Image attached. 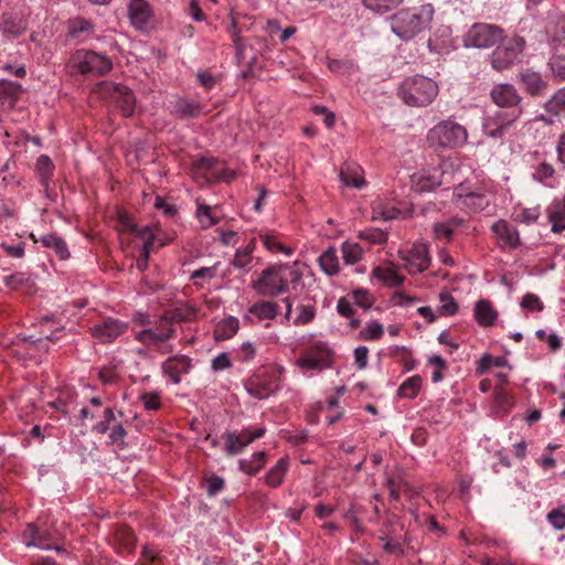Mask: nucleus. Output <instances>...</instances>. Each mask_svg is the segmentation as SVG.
I'll use <instances>...</instances> for the list:
<instances>
[{
	"mask_svg": "<svg viewBox=\"0 0 565 565\" xmlns=\"http://www.w3.org/2000/svg\"><path fill=\"white\" fill-rule=\"evenodd\" d=\"M521 307L529 311L541 312L544 309V305L540 297L535 294H526L521 300Z\"/></svg>",
	"mask_w": 565,
	"mask_h": 565,
	"instance_id": "54",
	"label": "nucleus"
},
{
	"mask_svg": "<svg viewBox=\"0 0 565 565\" xmlns=\"http://www.w3.org/2000/svg\"><path fill=\"white\" fill-rule=\"evenodd\" d=\"M546 113H553L559 119L565 116V87L555 92L544 104Z\"/></svg>",
	"mask_w": 565,
	"mask_h": 565,
	"instance_id": "37",
	"label": "nucleus"
},
{
	"mask_svg": "<svg viewBox=\"0 0 565 565\" xmlns=\"http://www.w3.org/2000/svg\"><path fill=\"white\" fill-rule=\"evenodd\" d=\"M265 427L256 429H243L239 434L228 431L225 434L226 452L228 455H236L244 450L255 439L262 438L265 435Z\"/></svg>",
	"mask_w": 565,
	"mask_h": 565,
	"instance_id": "15",
	"label": "nucleus"
},
{
	"mask_svg": "<svg viewBox=\"0 0 565 565\" xmlns=\"http://www.w3.org/2000/svg\"><path fill=\"white\" fill-rule=\"evenodd\" d=\"M231 366H232V362L230 360L228 354L225 352L216 355L212 360V364H211V367L214 372H221V371L230 369Z\"/></svg>",
	"mask_w": 565,
	"mask_h": 565,
	"instance_id": "62",
	"label": "nucleus"
},
{
	"mask_svg": "<svg viewBox=\"0 0 565 565\" xmlns=\"http://www.w3.org/2000/svg\"><path fill=\"white\" fill-rule=\"evenodd\" d=\"M519 82L523 89L532 97H540L546 94L548 83L543 76L533 70H525L519 74Z\"/></svg>",
	"mask_w": 565,
	"mask_h": 565,
	"instance_id": "19",
	"label": "nucleus"
},
{
	"mask_svg": "<svg viewBox=\"0 0 565 565\" xmlns=\"http://www.w3.org/2000/svg\"><path fill=\"white\" fill-rule=\"evenodd\" d=\"M297 315L292 320L295 326H303L311 322L316 317V308L313 305H299L297 308Z\"/></svg>",
	"mask_w": 565,
	"mask_h": 565,
	"instance_id": "49",
	"label": "nucleus"
},
{
	"mask_svg": "<svg viewBox=\"0 0 565 565\" xmlns=\"http://www.w3.org/2000/svg\"><path fill=\"white\" fill-rule=\"evenodd\" d=\"M556 170L552 163L541 161L533 167L532 179L547 186H554Z\"/></svg>",
	"mask_w": 565,
	"mask_h": 565,
	"instance_id": "32",
	"label": "nucleus"
},
{
	"mask_svg": "<svg viewBox=\"0 0 565 565\" xmlns=\"http://www.w3.org/2000/svg\"><path fill=\"white\" fill-rule=\"evenodd\" d=\"M29 277L23 273H15L4 278L6 286L10 288H18L29 282Z\"/></svg>",
	"mask_w": 565,
	"mask_h": 565,
	"instance_id": "63",
	"label": "nucleus"
},
{
	"mask_svg": "<svg viewBox=\"0 0 565 565\" xmlns=\"http://www.w3.org/2000/svg\"><path fill=\"white\" fill-rule=\"evenodd\" d=\"M384 334V327L377 320H371L360 330L359 338L363 341H376Z\"/></svg>",
	"mask_w": 565,
	"mask_h": 565,
	"instance_id": "42",
	"label": "nucleus"
},
{
	"mask_svg": "<svg viewBox=\"0 0 565 565\" xmlns=\"http://www.w3.org/2000/svg\"><path fill=\"white\" fill-rule=\"evenodd\" d=\"M254 247L255 243L250 242L244 248H238L232 262L233 266L238 269H245L252 262V253Z\"/></svg>",
	"mask_w": 565,
	"mask_h": 565,
	"instance_id": "46",
	"label": "nucleus"
},
{
	"mask_svg": "<svg viewBox=\"0 0 565 565\" xmlns=\"http://www.w3.org/2000/svg\"><path fill=\"white\" fill-rule=\"evenodd\" d=\"M258 237L264 247L271 253H280L286 256H290L292 254V249L285 246L273 233L260 232Z\"/></svg>",
	"mask_w": 565,
	"mask_h": 565,
	"instance_id": "36",
	"label": "nucleus"
},
{
	"mask_svg": "<svg viewBox=\"0 0 565 565\" xmlns=\"http://www.w3.org/2000/svg\"><path fill=\"white\" fill-rule=\"evenodd\" d=\"M172 322H191L200 317V310L191 303H182L167 311Z\"/></svg>",
	"mask_w": 565,
	"mask_h": 565,
	"instance_id": "31",
	"label": "nucleus"
},
{
	"mask_svg": "<svg viewBox=\"0 0 565 565\" xmlns=\"http://www.w3.org/2000/svg\"><path fill=\"white\" fill-rule=\"evenodd\" d=\"M68 67L72 74L104 75L113 67V62L106 55L94 51L77 50L72 54Z\"/></svg>",
	"mask_w": 565,
	"mask_h": 565,
	"instance_id": "6",
	"label": "nucleus"
},
{
	"mask_svg": "<svg viewBox=\"0 0 565 565\" xmlns=\"http://www.w3.org/2000/svg\"><path fill=\"white\" fill-rule=\"evenodd\" d=\"M490 98L499 109L512 110L514 108H523L521 106L522 96L518 89L509 83H499L492 86Z\"/></svg>",
	"mask_w": 565,
	"mask_h": 565,
	"instance_id": "14",
	"label": "nucleus"
},
{
	"mask_svg": "<svg viewBox=\"0 0 565 565\" xmlns=\"http://www.w3.org/2000/svg\"><path fill=\"white\" fill-rule=\"evenodd\" d=\"M296 365L302 371H322L330 367L327 363H322V360H318L307 352H303L296 361Z\"/></svg>",
	"mask_w": 565,
	"mask_h": 565,
	"instance_id": "45",
	"label": "nucleus"
},
{
	"mask_svg": "<svg viewBox=\"0 0 565 565\" xmlns=\"http://www.w3.org/2000/svg\"><path fill=\"white\" fill-rule=\"evenodd\" d=\"M427 142L435 150L456 149L466 145L468 131L454 120H443L427 132Z\"/></svg>",
	"mask_w": 565,
	"mask_h": 565,
	"instance_id": "5",
	"label": "nucleus"
},
{
	"mask_svg": "<svg viewBox=\"0 0 565 565\" xmlns=\"http://www.w3.org/2000/svg\"><path fill=\"white\" fill-rule=\"evenodd\" d=\"M372 275L388 287H398L404 282V277L398 273L397 267L392 264L375 267Z\"/></svg>",
	"mask_w": 565,
	"mask_h": 565,
	"instance_id": "26",
	"label": "nucleus"
},
{
	"mask_svg": "<svg viewBox=\"0 0 565 565\" xmlns=\"http://www.w3.org/2000/svg\"><path fill=\"white\" fill-rule=\"evenodd\" d=\"M24 543L28 547H36L44 551L55 550L61 551L58 546H53L49 543V533L41 531L34 524H28V527L23 534Z\"/></svg>",
	"mask_w": 565,
	"mask_h": 565,
	"instance_id": "23",
	"label": "nucleus"
},
{
	"mask_svg": "<svg viewBox=\"0 0 565 565\" xmlns=\"http://www.w3.org/2000/svg\"><path fill=\"white\" fill-rule=\"evenodd\" d=\"M438 92L439 87L431 78L415 75L401 83L397 95L408 106L425 107L434 102Z\"/></svg>",
	"mask_w": 565,
	"mask_h": 565,
	"instance_id": "4",
	"label": "nucleus"
},
{
	"mask_svg": "<svg viewBox=\"0 0 565 565\" xmlns=\"http://www.w3.org/2000/svg\"><path fill=\"white\" fill-rule=\"evenodd\" d=\"M140 401L147 411H158L161 407L158 392H145L140 395Z\"/></svg>",
	"mask_w": 565,
	"mask_h": 565,
	"instance_id": "55",
	"label": "nucleus"
},
{
	"mask_svg": "<svg viewBox=\"0 0 565 565\" xmlns=\"http://www.w3.org/2000/svg\"><path fill=\"white\" fill-rule=\"evenodd\" d=\"M216 266L217 265L211 267H201L191 273L190 279L193 280L196 286L203 287V284L199 282L198 279L207 281L212 280L216 276Z\"/></svg>",
	"mask_w": 565,
	"mask_h": 565,
	"instance_id": "53",
	"label": "nucleus"
},
{
	"mask_svg": "<svg viewBox=\"0 0 565 565\" xmlns=\"http://www.w3.org/2000/svg\"><path fill=\"white\" fill-rule=\"evenodd\" d=\"M458 168L450 160H444L438 167L423 169L411 177V188L415 192H430L438 186L447 185L459 181L457 178Z\"/></svg>",
	"mask_w": 565,
	"mask_h": 565,
	"instance_id": "3",
	"label": "nucleus"
},
{
	"mask_svg": "<svg viewBox=\"0 0 565 565\" xmlns=\"http://www.w3.org/2000/svg\"><path fill=\"white\" fill-rule=\"evenodd\" d=\"M28 26V21L21 13L4 14L0 32L6 39L13 40L24 34Z\"/></svg>",
	"mask_w": 565,
	"mask_h": 565,
	"instance_id": "21",
	"label": "nucleus"
},
{
	"mask_svg": "<svg viewBox=\"0 0 565 565\" xmlns=\"http://www.w3.org/2000/svg\"><path fill=\"white\" fill-rule=\"evenodd\" d=\"M359 237L371 244H384L387 241V233L380 228L371 227L361 231Z\"/></svg>",
	"mask_w": 565,
	"mask_h": 565,
	"instance_id": "52",
	"label": "nucleus"
},
{
	"mask_svg": "<svg viewBox=\"0 0 565 565\" xmlns=\"http://www.w3.org/2000/svg\"><path fill=\"white\" fill-rule=\"evenodd\" d=\"M279 313V305L275 301L260 300L250 305L244 321L254 324L262 321H271Z\"/></svg>",
	"mask_w": 565,
	"mask_h": 565,
	"instance_id": "17",
	"label": "nucleus"
},
{
	"mask_svg": "<svg viewBox=\"0 0 565 565\" xmlns=\"http://www.w3.org/2000/svg\"><path fill=\"white\" fill-rule=\"evenodd\" d=\"M403 0H362L364 7L376 13H385L396 8Z\"/></svg>",
	"mask_w": 565,
	"mask_h": 565,
	"instance_id": "47",
	"label": "nucleus"
},
{
	"mask_svg": "<svg viewBox=\"0 0 565 565\" xmlns=\"http://www.w3.org/2000/svg\"><path fill=\"white\" fill-rule=\"evenodd\" d=\"M554 75L565 78V56H555L550 62Z\"/></svg>",
	"mask_w": 565,
	"mask_h": 565,
	"instance_id": "64",
	"label": "nucleus"
},
{
	"mask_svg": "<svg viewBox=\"0 0 565 565\" xmlns=\"http://www.w3.org/2000/svg\"><path fill=\"white\" fill-rule=\"evenodd\" d=\"M341 181L344 185L355 189H361L364 185V179L360 173V167L352 166L341 170Z\"/></svg>",
	"mask_w": 565,
	"mask_h": 565,
	"instance_id": "41",
	"label": "nucleus"
},
{
	"mask_svg": "<svg viewBox=\"0 0 565 565\" xmlns=\"http://www.w3.org/2000/svg\"><path fill=\"white\" fill-rule=\"evenodd\" d=\"M225 481L220 476H211L206 479V493L209 497L216 495L221 490H223Z\"/></svg>",
	"mask_w": 565,
	"mask_h": 565,
	"instance_id": "61",
	"label": "nucleus"
},
{
	"mask_svg": "<svg viewBox=\"0 0 565 565\" xmlns=\"http://www.w3.org/2000/svg\"><path fill=\"white\" fill-rule=\"evenodd\" d=\"M302 270L298 262L285 265H275L264 269L259 277L253 281L252 288L263 297H277L288 291L289 285L294 289L302 280Z\"/></svg>",
	"mask_w": 565,
	"mask_h": 565,
	"instance_id": "1",
	"label": "nucleus"
},
{
	"mask_svg": "<svg viewBox=\"0 0 565 565\" xmlns=\"http://www.w3.org/2000/svg\"><path fill=\"white\" fill-rule=\"evenodd\" d=\"M435 14L430 3L399 10L391 18V30L399 39L408 41L430 26Z\"/></svg>",
	"mask_w": 565,
	"mask_h": 565,
	"instance_id": "2",
	"label": "nucleus"
},
{
	"mask_svg": "<svg viewBox=\"0 0 565 565\" xmlns=\"http://www.w3.org/2000/svg\"><path fill=\"white\" fill-rule=\"evenodd\" d=\"M342 257L348 265L359 263L363 256V249L358 243L344 242L341 245Z\"/></svg>",
	"mask_w": 565,
	"mask_h": 565,
	"instance_id": "43",
	"label": "nucleus"
},
{
	"mask_svg": "<svg viewBox=\"0 0 565 565\" xmlns=\"http://www.w3.org/2000/svg\"><path fill=\"white\" fill-rule=\"evenodd\" d=\"M492 366H495V367H505L507 366V367L511 369L508 360L504 356H492L489 353H484V354H482L480 360L477 362L476 372H477V374L482 375L486 372H488L489 369Z\"/></svg>",
	"mask_w": 565,
	"mask_h": 565,
	"instance_id": "39",
	"label": "nucleus"
},
{
	"mask_svg": "<svg viewBox=\"0 0 565 565\" xmlns=\"http://www.w3.org/2000/svg\"><path fill=\"white\" fill-rule=\"evenodd\" d=\"M473 317L480 327L487 328L495 323L499 313L491 301L480 299L475 303Z\"/></svg>",
	"mask_w": 565,
	"mask_h": 565,
	"instance_id": "24",
	"label": "nucleus"
},
{
	"mask_svg": "<svg viewBox=\"0 0 565 565\" xmlns=\"http://www.w3.org/2000/svg\"><path fill=\"white\" fill-rule=\"evenodd\" d=\"M541 210L539 206L523 209L516 214V220L521 223L531 224L539 220Z\"/></svg>",
	"mask_w": 565,
	"mask_h": 565,
	"instance_id": "59",
	"label": "nucleus"
},
{
	"mask_svg": "<svg viewBox=\"0 0 565 565\" xmlns=\"http://www.w3.org/2000/svg\"><path fill=\"white\" fill-rule=\"evenodd\" d=\"M289 469V461L287 458L279 459L274 467L265 476L266 483L271 488H277L284 481L285 475Z\"/></svg>",
	"mask_w": 565,
	"mask_h": 565,
	"instance_id": "33",
	"label": "nucleus"
},
{
	"mask_svg": "<svg viewBox=\"0 0 565 565\" xmlns=\"http://www.w3.org/2000/svg\"><path fill=\"white\" fill-rule=\"evenodd\" d=\"M349 296L356 306L365 310L370 309L374 303V297L367 289L353 290Z\"/></svg>",
	"mask_w": 565,
	"mask_h": 565,
	"instance_id": "51",
	"label": "nucleus"
},
{
	"mask_svg": "<svg viewBox=\"0 0 565 565\" xmlns=\"http://www.w3.org/2000/svg\"><path fill=\"white\" fill-rule=\"evenodd\" d=\"M491 230L501 247L515 248L520 245L518 230L508 222L500 220L491 226Z\"/></svg>",
	"mask_w": 565,
	"mask_h": 565,
	"instance_id": "22",
	"label": "nucleus"
},
{
	"mask_svg": "<svg viewBox=\"0 0 565 565\" xmlns=\"http://www.w3.org/2000/svg\"><path fill=\"white\" fill-rule=\"evenodd\" d=\"M196 216L202 227L207 228L216 223L214 217L211 215V207L209 205L200 204L196 209Z\"/></svg>",
	"mask_w": 565,
	"mask_h": 565,
	"instance_id": "58",
	"label": "nucleus"
},
{
	"mask_svg": "<svg viewBox=\"0 0 565 565\" xmlns=\"http://www.w3.org/2000/svg\"><path fill=\"white\" fill-rule=\"evenodd\" d=\"M386 486L390 490V497L393 500H398L401 495V491L406 487L405 482L401 477L387 476L386 477Z\"/></svg>",
	"mask_w": 565,
	"mask_h": 565,
	"instance_id": "56",
	"label": "nucleus"
},
{
	"mask_svg": "<svg viewBox=\"0 0 565 565\" xmlns=\"http://www.w3.org/2000/svg\"><path fill=\"white\" fill-rule=\"evenodd\" d=\"M266 462V452L265 451H256L250 458L242 459L238 462L239 469L246 475L253 476L256 475Z\"/></svg>",
	"mask_w": 565,
	"mask_h": 565,
	"instance_id": "34",
	"label": "nucleus"
},
{
	"mask_svg": "<svg viewBox=\"0 0 565 565\" xmlns=\"http://www.w3.org/2000/svg\"><path fill=\"white\" fill-rule=\"evenodd\" d=\"M462 223L463 220L459 217H452L446 222L436 223L434 225V233L437 238L450 241L455 228L459 227Z\"/></svg>",
	"mask_w": 565,
	"mask_h": 565,
	"instance_id": "40",
	"label": "nucleus"
},
{
	"mask_svg": "<svg viewBox=\"0 0 565 565\" xmlns=\"http://www.w3.org/2000/svg\"><path fill=\"white\" fill-rule=\"evenodd\" d=\"M191 367V359L186 355H174L162 363L163 373L169 376L174 384H179L181 376L188 374Z\"/></svg>",
	"mask_w": 565,
	"mask_h": 565,
	"instance_id": "20",
	"label": "nucleus"
},
{
	"mask_svg": "<svg viewBox=\"0 0 565 565\" xmlns=\"http://www.w3.org/2000/svg\"><path fill=\"white\" fill-rule=\"evenodd\" d=\"M100 92L105 97H108L116 103L125 117H129L135 113L136 98L127 86L111 82H104L100 84Z\"/></svg>",
	"mask_w": 565,
	"mask_h": 565,
	"instance_id": "11",
	"label": "nucleus"
},
{
	"mask_svg": "<svg viewBox=\"0 0 565 565\" xmlns=\"http://www.w3.org/2000/svg\"><path fill=\"white\" fill-rule=\"evenodd\" d=\"M319 268L323 274L328 277L337 276L340 273V260L337 255V249L334 247H328L319 257H318Z\"/></svg>",
	"mask_w": 565,
	"mask_h": 565,
	"instance_id": "27",
	"label": "nucleus"
},
{
	"mask_svg": "<svg viewBox=\"0 0 565 565\" xmlns=\"http://www.w3.org/2000/svg\"><path fill=\"white\" fill-rule=\"evenodd\" d=\"M239 330V321L234 316H228L221 321L214 328V339L216 341H225L232 339Z\"/></svg>",
	"mask_w": 565,
	"mask_h": 565,
	"instance_id": "29",
	"label": "nucleus"
},
{
	"mask_svg": "<svg viewBox=\"0 0 565 565\" xmlns=\"http://www.w3.org/2000/svg\"><path fill=\"white\" fill-rule=\"evenodd\" d=\"M128 17L138 30H147L151 25L152 10L146 0H131L128 6Z\"/></svg>",
	"mask_w": 565,
	"mask_h": 565,
	"instance_id": "18",
	"label": "nucleus"
},
{
	"mask_svg": "<svg viewBox=\"0 0 565 565\" xmlns=\"http://www.w3.org/2000/svg\"><path fill=\"white\" fill-rule=\"evenodd\" d=\"M525 47V41L521 36H514L504 44L499 45L491 54V65L497 71H504L520 61Z\"/></svg>",
	"mask_w": 565,
	"mask_h": 565,
	"instance_id": "8",
	"label": "nucleus"
},
{
	"mask_svg": "<svg viewBox=\"0 0 565 565\" xmlns=\"http://www.w3.org/2000/svg\"><path fill=\"white\" fill-rule=\"evenodd\" d=\"M523 108L512 110L497 109L482 117V132L492 139H502L509 129L520 119Z\"/></svg>",
	"mask_w": 565,
	"mask_h": 565,
	"instance_id": "7",
	"label": "nucleus"
},
{
	"mask_svg": "<svg viewBox=\"0 0 565 565\" xmlns=\"http://www.w3.org/2000/svg\"><path fill=\"white\" fill-rule=\"evenodd\" d=\"M175 329L169 315L164 312L160 316L154 328H146L136 334V340L147 347H156L174 338Z\"/></svg>",
	"mask_w": 565,
	"mask_h": 565,
	"instance_id": "10",
	"label": "nucleus"
},
{
	"mask_svg": "<svg viewBox=\"0 0 565 565\" xmlns=\"http://www.w3.org/2000/svg\"><path fill=\"white\" fill-rule=\"evenodd\" d=\"M546 519L555 530L565 529V511L554 509L547 513Z\"/></svg>",
	"mask_w": 565,
	"mask_h": 565,
	"instance_id": "60",
	"label": "nucleus"
},
{
	"mask_svg": "<svg viewBox=\"0 0 565 565\" xmlns=\"http://www.w3.org/2000/svg\"><path fill=\"white\" fill-rule=\"evenodd\" d=\"M202 111V104L186 98H179L173 105V113L180 118H194Z\"/></svg>",
	"mask_w": 565,
	"mask_h": 565,
	"instance_id": "30",
	"label": "nucleus"
},
{
	"mask_svg": "<svg viewBox=\"0 0 565 565\" xmlns=\"http://www.w3.org/2000/svg\"><path fill=\"white\" fill-rule=\"evenodd\" d=\"M129 225L131 226V233L143 241L142 246H152L154 236L149 226L138 227L134 223H129Z\"/></svg>",
	"mask_w": 565,
	"mask_h": 565,
	"instance_id": "57",
	"label": "nucleus"
},
{
	"mask_svg": "<svg viewBox=\"0 0 565 565\" xmlns=\"http://www.w3.org/2000/svg\"><path fill=\"white\" fill-rule=\"evenodd\" d=\"M305 352L318 360H322V363H327L329 366L332 364L333 351L326 341H315Z\"/></svg>",
	"mask_w": 565,
	"mask_h": 565,
	"instance_id": "38",
	"label": "nucleus"
},
{
	"mask_svg": "<svg viewBox=\"0 0 565 565\" xmlns=\"http://www.w3.org/2000/svg\"><path fill=\"white\" fill-rule=\"evenodd\" d=\"M403 267L411 274H419L426 270L430 264L428 246L425 243H415L408 250H399Z\"/></svg>",
	"mask_w": 565,
	"mask_h": 565,
	"instance_id": "13",
	"label": "nucleus"
},
{
	"mask_svg": "<svg viewBox=\"0 0 565 565\" xmlns=\"http://www.w3.org/2000/svg\"><path fill=\"white\" fill-rule=\"evenodd\" d=\"M452 201L471 213L483 211L490 203L484 192L473 191L463 183H459L452 191Z\"/></svg>",
	"mask_w": 565,
	"mask_h": 565,
	"instance_id": "12",
	"label": "nucleus"
},
{
	"mask_svg": "<svg viewBox=\"0 0 565 565\" xmlns=\"http://www.w3.org/2000/svg\"><path fill=\"white\" fill-rule=\"evenodd\" d=\"M547 220L553 233L565 231V199L553 201L546 209Z\"/></svg>",
	"mask_w": 565,
	"mask_h": 565,
	"instance_id": "25",
	"label": "nucleus"
},
{
	"mask_svg": "<svg viewBox=\"0 0 565 565\" xmlns=\"http://www.w3.org/2000/svg\"><path fill=\"white\" fill-rule=\"evenodd\" d=\"M30 237L34 242L40 241L44 247L53 249L60 259H67L70 257V252L65 241L56 234H45L40 239H38L35 235L31 233Z\"/></svg>",
	"mask_w": 565,
	"mask_h": 565,
	"instance_id": "28",
	"label": "nucleus"
},
{
	"mask_svg": "<svg viewBox=\"0 0 565 565\" xmlns=\"http://www.w3.org/2000/svg\"><path fill=\"white\" fill-rule=\"evenodd\" d=\"M501 36L500 28L487 23H476L466 33L463 43L467 47L488 49L493 46Z\"/></svg>",
	"mask_w": 565,
	"mask_h": 565,
	"instance_id": "9",
	"label": "nucleus"
},
{
	"mask_svg": "<svg viewBox=\"0 0 565 565\" xmlns=\"http://www.w3.org/2000/svg\"><path fill=\"white\" fill-rule=\"evenodd\" d=\"M439 302L438 312L441 316H454L457 313L458 303L448 291H441L439 294Z\"/></svg>",
	"mask_w": 565,
	"mask_h": 565,
	"instance_id": "48",
	"label": "nucleus"
},
{
	"mask_svg": "<svg viewBox=\"0 0 565 565\" xmlns=\"http://www.w3.org/2000/svg\"><path fill=\"white\" fill-rule=\"evenodd\" d=\"M127 330V322L114 318H107L92 328L93 337L103 343L116 340Z\"/></svg>",
	"mask_w": 565,
	"mask_h": 565,
	"instance_id": "16",
	"label": "nucleus"
},
{
	"mask_svg": "<svg viewBox=\"0 0 565 565\" xmlns=\"http://www.w3.org/2000/svg\"><path fill=\"white\" fill-rule=\"evenodd\" d=\"M20 92V86L9 81H0V103H12Z\"/></svg>",
	"mask_w": 565,
	"mask_h": 565,
	"instance_id": "50",
	"label": "nucleus"
},
{
	"mask_svg": "<svg viewBox=\"0 0 565 565\" xmlns=\"http://www.w3.org/2000/svg\"><path fill=\"white\" fill-rule=\"evenodd\" d=\"M35 168L40 175L41 183L47 188L54 170L52 160L47 156L42 154L38 158Z\"/></svg>",
	"mask_w": 565,
	"mask_h": 565,
	"instance_id": "44",
	"label": "nucleus"
},
{
	"mask_svg": "<svg viewBox=\"0 0 565 565\" xmlns=\"http://www.w3.org/2000/svg\"><path fill=\"white\" fill-rule=\"evenodd\" d=\"M423 385V380L419 375H413L406 379L398 387L397 395L402 398L413 399L415 398Z\"/></svg>",
	"mask_w": 565,
	"mask_h": 565,
	"instance_id": "35",
	"label": "nucleus"
}]
</instances>
